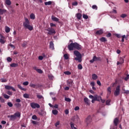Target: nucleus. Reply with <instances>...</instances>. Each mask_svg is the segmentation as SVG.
I'll return each instance as SVG.
<instances>
[{
	"label": "nucleus",
	"mask_w": 129,
	"mask_h": 129,
	"mask_svg": "<svg viewBox=\"0 0 129 129\" xmlns=\"http://www.w3.org/2000/svg\"><path fill=\"white\" fill-rule=\"evenodd\" d=\"M69 42L71 43L68 45V48L70 51H73L74 49H76V50H78L82 49V46L79 44V43L77 42L74 43L73 40L71 39L70 40Z\"/></svg>",
	"instance_id": "obj_1"
},
{
	"label": "nucleus",
	"mask_w": 129,
	"mask_h": 129,
	"mask_svg": "<svg viewBox=\"0 0 129 129\" xmlns=\"http://www.w3.org/2000/svg\"><path fill=\"white\" fill-rule=\"evenodd\" d=\"M89 98H91L92 100V103H94L95 101H101L102 103H104L105 102V100L102 99L101 96L95 95L94 96L92 95L89 96Z\"/></svg>",
	"instance_id": "obj_2"
},
{
	"label": "nucleus",
	"mask_w": 129,
	"mask_h": 129,
	"mask_svg": "<svg viewBox=\"0 0 129 129\" xmlns=\"http://www.w3.org/2000/svg\"><path fill=\"white\" fill-rule=\"evenodd\" d=\"M24 20L25 21L23 22V27H24L25 29H28L29 31H33L34 27L30 25L29 19L27 18H25Z\"/></svg>",
	"instance_id": "obj_3"
},
{
	"label": "nucleus",
	"mask_w": 129,
	"mask_h": 129,
	"mask_svg": "<svg viewBox=\"0 0 129 129\" xmlns=\"http://www.w3.org/2000/svg\"><path fill=\"white\" fill-rule=\"evenodd\" d=\"M74 55L76 56V57L75 58L76 61H78L79 63L81 62L82 61V55L80 53L78 50H75L74 51Z\"/></svg>",
	"instance_id": "obj_4"
},
{
	"label": "nucleus",
	"mask_w": 129,
	"mask_h": 129,
	"mask_svg": "<svg viewBox=\"0 0 129 129\" xmlns=\"http://www.w3.org/2000/svg\"><path fill=\"white\" fill-rule=\"evenodd\" d=\"M46 31H47V35H49L50 36L52 35H55L56 34V30L52 27H49L48 29H46Z\"/></svg>",
	"instance_id": "obj_5"
},
{
	"label": "nucleus",
	"mask_w": 129,
	"mask_h": 129,
	"mask_svg": "<svg viewBox=\"0 0 129 129\" xmlns=\"http://www.w3.org/2000/svg\"><path fill=\"white\" fill-rule=\"evenodd\" d=\"M119 93H120V86H117L114 92V95L115 96H118V95H119Z\"/></svg>",
	"instance_id": "obj_6"
},
{
	"label": "nucleus",
	"mask_w": 129,
	"mask_h": 129,
	"mask_svg": "<svg viewBox=\"0 0 129 129\" xmlns=\"http://www.w3.org/2000/svg\"><path fill=\"white\" fill-rule=\"evenodd\" d=\"M30 106L31 107H32V108H33L34 109H35V108H40V105L38 103L34 102L30 103Z\"/></svg>",
	"instance_id": "obj_7"
},
{
	"label": "nucleus",
	"mask_w": 129,
	"mask_h": 129,
	"mask_svg": "<svg viewBox=\"0 0 129 129\" xmlns=\"http://www.w3.org/2000/svg\"><path fill=\"white\" fill-rule=\"evenodd\" d=\"M94 61H101V58L100 57H96L94 56L93 59L90 60V63H93Z\"/></svg>",
	"instance_id": "obj_8"
},
{
	"label": "nucleus",
	"mask_w": 129,
	"mask_h": 129,
	"mask_svg": "<svg viewBox=\"0 0 129 129\" xmlns=\"http://www.w3.org/2000/svg\"><path fill=\"white\" fill-rule=\"evenodd\" d=\"M124 58H125V56H123L122 57H120L119 61L117 62V65L123 64V63L124 62Z\"/></svg>",
	"instance_id": "obj_9"
},
{
	"label": "nucleus",
	"mask_w": 129,
	"mask_h": 129,
	"mask_svg": "<svg viewBox=\"0 0 129 129\" xmlns=\"http://www.w3.org/2000/svg\"><path fill=\"white\" fill-rule=\"evenodd\" d=\"M5 89H7V90H11L12 89V90H13V91H16V89L14 87H13L11 86L5 85Z\"/></svg>",
	"instance_id": "obj_10"
},
{
	"label": "nucleus",
	"mask_w": 129,
	"mask_h": 129,
	"mask_svg": "<svg viewBox=\"0 0 129 129\" xmlns=\"http://www.w3.org/2000/svg\"><path fill=\"white\" fill-rule=\"evenodd\" d=\"M96 35H98L99 36H100V35H102V34H103V29H101L99 30H97L96 32H95Z\"/></svg>",
	"instance_id": "obj_11"
},
{
	"label": "nucleus",
	"mask_w": 129,
	"mask_h": 129,
	"mask_svg": "<svg viewBox=\"0 0 129 129\" xmlns=\"http://www.w3.org/2000/svg\"><path fill=\"white\" fill-rule=\"evenodd\" d=\"M91 116H89L86 119V122L87 123V124H89V123H90V122H91Z\"/></svg>",
	"instance_id": "obj_12"
},
{
	"label": "nucleus",
	"mask_w": 129,
	"mask_h": 129,
	"mask_svg": "<svg viewBox=\"0 0 129 129\" xmlns=\"http://www.w3.org/2000/svg\"><path fill=\"white\" fill-rule=\"evenodd\" d=\"M70 124H71V127L72 129H78L77 125H76V124H74V123H73V122H71Z\"/></svg>",
	"instance_id": "obj_13"
},
{
	"label": "nucleus",
	"mask_w": 129,
	"mask_h": 129,
	"mask_svg": "<svg viewBox=\"0 0 129 129\" xmlns=\"http://www.w3.org/2000/svg\"><path fill=\"white\" fill-rule=\"evenodd\" d=\"M67 84L69 85L70 87H72L73 86V81L72 80H69L67 81Z\"/></svg>",
	"instance_id": "obj_14"
},
{
	"label": "nucleus",
	"mask_w": 129,
	"mask_h": 129,
	"mask_svg": "<svg viewBox=\"0 0 129 129\" xmlns=\"http://www.w3.org/2000/svg\"><path fill=\"white\" fill-rule=\"evenodd\" d=\"M84 101L86 104H87V105H89V104H90V101H89V99L87 98V97L84 98Z\"/></svg>",
	"instance_id": "obj_15"
},
{
	"label": "nucleus",
	"mask_w": 129,
	"mask_h": 129,
	"mask_svg": "<svg viewBox=\"0 0 129 129\" xmlns=\"http://www.w3.org/2000/svg\"><path fill=\"white\" fill-rule=\"evenodd\" d=\"M49 48L51 50H54L55 48H54V43L53 41H50L49 42Z\"/></svg>",
	"instance_id": "obj_16"
},
{
	"label": "nucleus",
	"mask_w": 129,
	"mask_h": 129,
	"mask_svg": "<svg viewBox=\"0 0 129 129\" xmlns=\"http://www.w3.org/2000/svg\"><path fill=\"white\" fill-rule=\"evenodd\" d=\"M118 118L116 117L114 119L113 123L115 126H117V124H118Z\"/></svg>",
	"instance_id": "obj_17"
},
{
	"label": "nucleus",
	"mask_w": 129,
	"mask_h": 129,
	"mask_svg": "<svg viewBox=\"0 0 129 129\" xmlns=\"http://www.w3.org/2000/svg\"><path fill=\"white\" fill-rule=\"evenodd\" d=\"M8 117H10V120H12L13 121L14 120H16L17 119L15 115H11V116L9 115L8 116Z\"/></svg>",
	"instance_id": "obj_18"
},
{
	"label": "nucleus",
	"mask_w": 129,
	"mask_h": 129,
	"mask_svg": "<svg viewBox=\"0 0 129 129\" xmlns=\"http://www.w3.org/2000/svg\"><path fill=\"white\" fill-rule=\"evenodd\" d=\"M33 69L36 70L38 73H40V74H42V73H43V71L40 69H37V67H34Z\"/></svg>",
	"instance_id": "obj_19"
},
{
	"label": "nucleus",
	"mask_w": 129,
	"mask_h": 129,
	"mask_svg": "<svg viewBox=\"0 0 129 129\" xmlns=\"http://www.w3.org/2000/svg\"><path fill=\"white\" fill-rule=\"evenodd\" d=\"M51 20L53 22H59V19L54 16H51Z\"/></svg>",
	"instance_id": "obj_20"
},
{
	"label": "nucleus",
	"mask_w": 129,
	"mask_h": 129,
	"mask_svg": "<svg viewBox=\"0 0 129 129\" xmlns=\"http://www.w3.org/2000/svg\"><path fill=\"white\" fill-rule=\"evenodd\" d=\"M99 40L100 41V42H102L104 43H105V42H107V39H106V38L104 37H102L101 38H100Z\"/></svg>",
	"instance_id": "obj_21"
},
{
	"label": "nucleus",
	"mask_w": 129,
	"mask_h": 129,
	"mask_svg": "<svg viewBox=\"0 0 129 129\" xmlns=\"http://www.w3.org/2000/svg\"><path fill=\"white\" fill-rule=\"evenodd\" d=\"M14 116H15V117L17 118V117H21V112H17L14 114Z\"/></svg>",
	"instance_id": "obj_22"
},
{
	"label": "nucleus",
	"mask_w": 129,
	"mask_h": 129,
	"mask_svg": "<svg viewBox=\"0 0 129 129\" xmlns=\"http://www.w3.org/2000/svg\"><path fill=\"white\" fill-rule=\"evenodd\" d=\"M76 17L78 20H81V18H82V15L81 13H78L76 14Z\"/></svg>",
	"instance_id": "obj_23"
},
{
	"label": "nucleus",
	"mask_w": 129,
	"mask_h": 129,
	"mask_svg": "<svg viewBox=\"0 0 129 129\" xmlns=\"http://www.w3.org/2000/svg\"><path fill=\"white\" fill-rule=\"evenodd\" d=\"M92 78L93 80H96V79H97V78H98V77L96 75V74H93L92 75Z\"/></svg>",
	"instance_id": "obj_24"
},
{
	"label": "nucleus",
	"mask_w": 129,
	"mask_h": 129,
	"mask_svg": "<svg viewBox=\"0 0 129 129\" xmlns=\"http://www.w3.org/2000/svg\"><path fill=\"white\" fill-rule=\"evenodd\" d=\"M11 31V28L8 26H6L5 27V32L6 33H10Z\"/></svg>",
	"instance_id": "obj_25"
},
{
	"label": "nucleus",
	"mask_w": 129,
	"mask_h": 129,
	"mask_svg": "<svg viewBox=\"0 0 129 129\" xmlns=\"http://www.w3.org/2000/svg\"><path fill=\"white\" fill-rule=\"evenodd\" d=\"M7 12V10L0 9V15H3Z\"/></svg>",
	"instance_id": "obj_26"
},
{
	"label": "nucleus",
	"mask_w": 129,
	"mask_h": 129,
	"mask_svg": "<svg viewBox=\"0 0 129 129\" xmlns=\"http://www.w3.org/2000/svg\"><path fill=\"white\" fill-rule=\"evenodd\" d=\"M108 94L110 95V93H111V87H108L107 89Z\"/></svg>",
	"instance_id": "obj_27"
},
{
	"label": "nucleus",
	"mask_w": 129,
	"mask_h": 129,
	"mask_svg": "<svg viewBox=\"0 0 129 129\" xmlns=\"http://www.w3.org/2000/svg\"><path fill=\"white\" fill-rule=\"evenodd\" d=\"M30 18L31 20H35V19H36V17H35V14L32 13L30 15Z\"/></svg>",
	"instance_id": "obj_28"
},
{
	"label": "nucleus",
	"mask_w": 129,
	"mask_h": 129,
	"mask_svg": "<svg viewBox=\"0 0 129 129\" xmlns=\"http://www.w3.org/2000/svg\"><path fill=\"white\" fill-rule=\"evenodd\" d=\"M6 4L7 6H11L12 5V2H11V0H6Z\"/></svg>",
	"instance_id": "obj_29"
},
{
	"label": "nucleus",
	"mask_w": 129,
	"mask_h": 129,
	"mask_svg": "<svg viewBox=\"0 0 129 129\" xmlns=\"http://www.w3.org/2000/svg\"><path fill=\"white\" fill-rule=\"evenodd\" d=\"M15 106L17 107V108H19V107H21L22 106V104H20L19 103H16L14 104Z\"/></svg>",
	"instance_id": "obj_30"
},
{
	"label": "nucleus",
	"mask_w": 129,
	"mask_h": 129,
	"mask_svg": "<svg viewBox=\"0 0 129 129\" xmlns=\"http://www.w3.org/2000/svg\"><path fill=\"white\" fill-rule=\"evenodd\" d=\"M17 86L18 88H19V89H21V90H23V91H26V89L22 88V86H21L20 85H18Z\"/></svg>",
	"instance_id": "obj_31"
},
{
	"label": "nucleus",
	"mask_w": 129,
	"mask_h": 129,
	"mask_svg": "<svg viewBox=\"0 0 129 129\" xmlns=\"http://www.w3.org/2000/svg\"><path fill=\"white\" fill-rule=\"evenodd\" d=\"M36 96L38 99H44V97H43V96L41 95L37 94Z\"/></svg>",
	"instance_id": "obj_32"
},
{
	"label": "nucleus",
	"mask_w": 129,
	"mask_h": 129,
	"mask_svg": "<svg viewBox=\"0 0 129 129\" xmlns=\"http://www.w3.org/2000/svg\"><path fill=\"white\" fill-rule=\"evenodd\" d=\"M44 5L45 6H50V5H52V2L49 1L47 2H45Z\"/></svg>",
	"instance_id": "obj_33"
},
{
	"label": "nucleus",
	"mask_w": 129,
	"mask_h": 129,
	"mask_svg": "<svg viewBox=\"0 0 129 129\" xmlns=\"http://www.w3.org/2000/svg\"><path fill=\"white\" fill-rule=\"evenodd\" d=\"M52 112L54 115H57V114H58V111L57 110H53Z\"/></svg>",
	"instance_id": "obj_34"
},
{
	"label": "nucleus",
	"mask_w": 129,
	"mask_h": 129,
	"mask_svg": "<svg viewBox=\"0 0 129 129\" xmlns=\"http://www.w3.org/2000/svg\"><path fill=\"white\" fill-rule=\"evenodd\" d=\"M23 97H24V98H30V95L27 93H25L23 95Z\"/></svg>",
	"instance_id": "obj_35"
},
{
	"label": "nucleus",
	"mask_w": 129,
	"mask_h": 129,
	"mask_svg": "<svg viewBox=\"0 0 129 129\" xmlns=\"http://www.w3.org/2000/svg\"><path fill=\"white\" fill-rule=\"evenodd\" d=\"M28 44V43L27 42V41H24L23 42V43L22 44V47H23L24 48L26 47L27 45Z\"/></svg>",
	"instance_id": "obj_36"
},
{
	"label": "nucleus",
	"mask_w": 129,
	"mask_h": 129,
	"mask_svg": "<svg viewBox=\"0 0 129 129\" xmlns=\"http://www.w3.org/2000/svg\"><path fill=\"white\" fill-rule=\"evenodd\" d=\"M63 57L66 60H68V59H69V56H68V54H64Z\"/></svg>",
	"instance_id": "obj_37"
},
{
	"label": "nucleus",
	"mask_w": 129,
	"mask_h": 129,
	"mask_svg": "<svg viewBox=\"0 0 129 129\" xmlns=\"http://www.w3.org/2000/svg\"><path fill=\"white\" fill-rule=\"evenodd\" d=\"M4 98H6V99H9V98H10V96L5 94L3 95Z\"/></svg>",
	"instance_id": "obj_38"
},
{
	"label": "nucleus",
	"mask_w": 129,
	"mask_h": 129,
	"mask_svg": "<svg viewBox=\"0 0 129 129\" xmlns=\"http://www.w3.org/2000/svg\"><path fill=\"white\" fill-rule=\"evenodd\" d=\"M29 86L30 87H33V88H36V85H35L33 83H30L29 85Z\"/></svg>",
	"instance_id": "obj_39"
},
{
	"label": "nucleus",
	"mask_w": 129,
	"mask_h": 129,
	"mask_svg": "<svg viewBox=\"0 0 129 129\" xmlns=\"http://www.w3.org/2000/svg\"><path fill=\"white\" fill-rule=\"evenodd\" d=\"M64 74L66 75H71V72L69 71H66L64 72Z\"/></svg>",
	"instance_id": "obj_40"
},
{
	"label": "nucleus",
	"mask_w": 129,
	"mask_h": 129,
	"mask_svg": "<svg viewBox=\"0 0 129 129\" xmlns=\"http://www.w3.org/2000/svg\"><path fill=\"white\" fill-rule=\"evenodd\" d=\"M7 105H8V106H9V107H13V103H12V102H8Z\"/></svg>",
	"instance_id": "obj_41"
},
{
	"label": "nucleus",
	"mask_w": 129,
	"mask_h": 129,
	"mask_svg": "<svg viewBox=\"0 0 129 129\" xmlns=\"http://www.w3.org/2000/svg\"><path fill=\"white\" fill-rule=\"evenodd\" d=\"M0 43H1V44H5L6 43V40L2 38H0Z\"/></svg>",
	"instance_id": "obj_42"
},
{
	"label": "nucleus",
	"mask_w": 129,
	"mask_h": 129,
	"mask_svg": "<svg viewBox=\"0 0 129 129\" xmlns=\"http://www.w3.org/2000/svg\"><path fill=\"white\" fill-rule=\"evenodd\" d=\"M83 19H85V20H87V19H88V16H87L85 14H83Z\"/></svg>",
	"instance_id": "obj_43"
},
{
	"label": "nucleus",
	"mask_w": 129,
	"mask_h": 129,
	"mask_svg": "<svg viewBox=\"0 0 129 129\" xmlns=\"http://www.w3.org/2000/svg\"><path fill=\"white\" fill-rule=\"evenodd\" d=\"M23 85H24V86H27L29 85V82H28V81L24 82L23 83Z\"/></svg>",
	"instance_id": "obj_44"
},
{
	"label": "nucleus",
	"mask_w": 129,
	"mask_h": 129,
	"mask_svg": "<svg viewBox=\"0 0 129 129\" xmlns=\"http://www.w3.org/2000/svg\"><path fill=\"white\" fill-rule=\"evenodd\" d=\"M64 100L68 102H70V101H71V99L69 98H65Z\"/></svg>",
	"instance_id": "obj_45"
},
{
	"label": "nucleus",
	"mask_w": 129,
	"mask_h": 129,
	"mask_svg": "<svg viewBox=\"0 0 129 129\" xmlns=\"http://www.w3.org/2000/svg\"><path fill=\"white\" fill-rule=\"evenodd\" d=\"M7 60L8 62H12V60H13V59H12V58H11L10 57H8L7 58Z\"/></svg>",
	"instance_id": "obj_46"
},
{
	"label": "nucleus",
	"mask_w": 129,
	"mask_h": 129,
	"mask_svg": "<svg viewBox=\"0 0 129 129\" xmlns=\"http://www.w3.org/2000/svg\"><path fill=\"white\" fill-rule=\"evenodd\" d=\"M8 80L6 79H1V82L2 83H5V82H7Z\"/></svg>",
	"instance_id": "obj_47"
},
{
	"label": "nucleus",
	"mask_w": 129,
	"mask_h": 129,
	"mask_svg": "<svg viewBox=\"0 0 129 129\" xmlns=\"http://www.w3.org/2000/svg\"><path fill=\"white\" fill-rule=\"evenodd\" d=\"M106 105H110V100H107L106 101Z\"/></svg>",
	"instance_id": "obj_48"
},
{
	"label": "nucleus",
	"mask_w": 129,
	"mask_h": 129,
	"mask_svg": "<svg viewBox=\"0 0 129 129\" xmlns=\"http://www.w3.org/2000/svg\"><path fill=\"white\" fill-rule=\"evenodd\" d=\"M0 100H1V102H2V103H5V99L3 98L2 97H0Z\"/></svg>",
	"instance_id": "obj_49"
},
{
	"label": "nucleus",
	"mask_w": 129,
	"mask_h": 129,
	"mask_svg": "<svg viewBox=\"0 0 129 129\" xmlns=\"http://www.w3.org/2000/svg\"><path fill=\"white\" fill-rule=\"evenodd\" d=\"M32 119L36 120V119H37L38 118V117H37V116L36 115H33L32 116Z\"/></svg>",
	"instance_id": "obj_50"
},
{
	"label": "nucleus",
	"mask_w": 129,
	"mask_h": 129,
	"mask_svg": "<svg viewBox=\"0 0 129 129\" xmlns=\"http://www.w3.org/2000/svg\"><path fill=\"white\" fill-rule=\"evenodd\" d=\"M78 5V3L77 2H74L72 3V6H76Z\"/></svg>",
	"instance_id": "obj_51"
},
{
	"label": "nucleus",
	"mask_w": 129,
	"mask_h": 129,
	"mask_svg": "<svg viewBox=\"0 0 129 129\" xmlns=\"http://www.w3.org/2000/svg\"><path fill=\"white\" fill-rule=\"evenodd\" d=\"M59 124H60V121H57L55 123V126H56V127H57L58 126V125H59Z\"/></svg>",
	"instance_id": "obj_52"
},
{
	"label": "nucleus",
	"mask_w": 129,
	"mask_h": 129,
	"mask_svg": "<svg viewBox=\"0 0 129 129\" xmlns=\"http://www.w3.org/2000/svg\"><path fill=\"white\" fill-rule=\"evenodd\" d=\"M92 8L93 10H97V6L96 5H93Z\"/></svg>",
	"instance_id": "obj_53"
},
{
	"label": "nucleus",
	"mask_w": 129,
	"mask_h": 129,
	"mask_svg": "<svg viewBox=\"0 0 129 129\" xmlns=\"http://www.w3.org/2000/svg\"><path fill=\"white\" fill-rule=\"evenodd\" d=\"M50 26L52 28L53 27H56V24L53 23H50Z\"/></svg>",
	"instance_id": "obj_54"
},
{
	"label": "nucleus",
	"mask_w": 129,
	"mask_h": 129,
	"mask_svg": "<svg viewBox=\"0 0 129 129\" xmlns=\"http://www.w3.org/2000/svg\"><path fill=\"white\" fill-rule=\"evenodd\" d=\"M121 18H124L125 17H126V14H122L120 15Z\"/></svg>",
	"instance_id": "obj_55"
},
{
	"label": "nucleus",
	"mask_w": 129,
	"mask_h": 129,
	"mask_svg": "<svg viewBox=\"0 0 129 129\" xmlns=\"http://www.w3.org/2000/svg\"><path fill=\"white\" fill-rule=\"evenodd\" d=\"M107 38H110L111 37V33L110 32H109L107 35H106Z\"/></svg>",
	"instance_id": "obj_56"
},
{
	"label": "nucleus",
	"mask_w": 129,
	"mask_h": 129,
	"mask_svg": "<svg viewBox=\"0 0 129 129\" xmlns=\"http://www.w3.org/2000/svg\"><path fill=\"white\" fill-rule=\"evenodd\" d=\"M129 79V75H127L126 76V77H125L124 80L125 81H127V80H128Z\"/></svg>",
	"instance_id": "obj_57"
},
{
	"label": "nucleus",
	"mask_w": 129,
	"mask_h": 129,
	"mask_svg": "<svg viewBox=\"0 0 129 129\" xmlns=\"http://www.w3.org/2000/svg\"><path fill=\"white\" fill-rule=\"evenodd\" d=\"M7 94L9 95H13V92H11V91H8Z\"/></svg>",
	"instance_id": "obj_58"
},
{
	"label": "nucleus",
	"mask_w": 129,
	"mask_h": 129,
	"mask_svg": "<svg viewBox=\"0 0 129 129\" xmlns=\"http://www.w3.org/2000/svg\"><path fill=\"white\" fill-rule=\"evenodd\" d=\"M9 46L10 47H11V48H13V49H15L16 48V47L15 46V45H14V44H10Z\"/></svg>",
	"instance_id": "obj_59"
},
{
	"label": "nucleus",
	"mask_w": 129,
	"mask_h": 129,
	"mask_svg": "<svg viewBox=\"0 0 129 129\" xmlns=\"http://www.w3.org/2000/svg\"><path fill=\"white\" fill-rule=\"evenodd\" d=\"M79 109H80V108L79 107V106H76L75 107V110L76 111L79 110Z\"/></svg>",
	"instance_id": "obj_60"
},
{
	"label": "nucleus",
	"mask_w": 129,
	"mask_h": 129,
	"mask_svg": "<svg viewBox=\"0 0 129 129\" xmlns=\"http://www.w3.org/2000/svg\"><path fill=\"white\" fill-rule=\"evenodd\" d=\"M90 85L93 87V86H95V83H94V82H92L90 83Z\"/></svg>",
	"instance_id": "obj_61"
},
{
	"label": "nucleus",
	"mask_w": 129,
	"mask_h": 129,
	"mask_svg": "<svg viewBox=\"0 0 129 129\" xmlns=\"http://www.w3.org/2000/svg\"><path fill=\"white\" fill-rule=\"evenodd\" d=\"M38 59L39 60H43V59H44V57H43V56H39L38 57Z\"/></svg>",
	"instance_id": "obj_62"
},
{
	"label": "nucleus",
	"mask_w": 129,
	"mask_h": 129,
	"mask_svg": "<svg viewBox=\"0 0 129 129\" xmlns=\"http://www.w3.org/2000/svg\"><path fill=\"white\" fill-rule=\"evenodd\" d=\"M115 37H116L117 38H120L121 36L120 34H115Z\"/></svg>",
	"instance_id": "obj_63"
},
{
	"label": "nucleus",
	"mask_w": 129,
	"mask_h": 129,
	"mask_svg": "<svg viewBox=\"0 0 129 129\" xmlns=\"http://www.w3.org/2000/svg\"><path fill=\"white\" fill-rule=\"evenodd\" d=\"M78 69H79V70L82 69V68H83L82 65H78Z\"/></svg>",
	"instance_id": "obj_64"
}]
</instances>
